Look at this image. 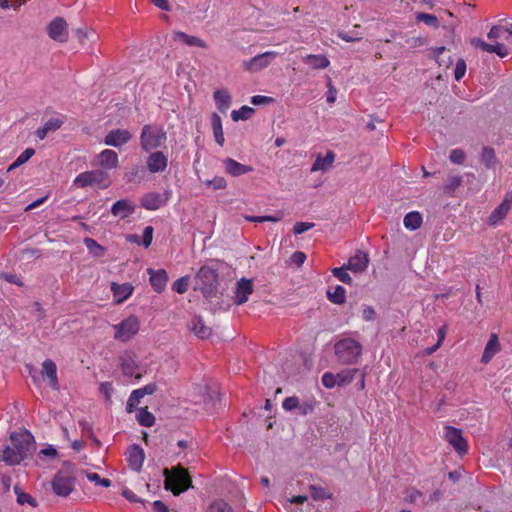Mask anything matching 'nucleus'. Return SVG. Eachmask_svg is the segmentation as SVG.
<instances>
[{"label": "nucleus", "mask_w": 512, "mask_h": 512, "mask_svg": "<svg viewBox=\"0 0 512 512\" xmlns=\"http://www.w3.org/2000/svg\"><path fill=\"white\" fill-rule=\"evenodd\" d=\"M74 483L75 478L60 471L53 478L52 489L57 495L65 497L72 492Z\"/></svg>", "instance_id": "1a4fd4ad"}, {"label": "nucleus", "mask_w": 512, "mask_h": 512, "mask_svg": "<svg viewBox=\"0 0 512 512\" xmlns=\"http://www.w3.org/2000/svg\"><path fill=\"white\" fill-rule=\"evenodd\" d=\"M214 100L217 108L225 113L231 105V96L226 89H219L214 92Z\"/></svg>", "instance_id": "c85d7f7f"}, {"label": "nucleus", "mask_w": 512, "mask_h": 512, "mask_svg": "<svg viewBox=\"0 0 512 512\" xmlns=\"http://www.w3.org/2000/svg\"><path fill=\"white\" fill-rule=\"evenodd\" d=\"M74 185L78 188L97 185L100 189H106L110 185L108 173L104 170H91L80 173L74 180Z\"/></svg>", "instance_id": "39448f33"}, {"label": "nucleus", "mask_w": 512, "mask_h": 512, "mask_svg": "<svg viewBox=\"0 0 512 512\" xmlns=\"http://www.w3.org/2000/svg\"><path fill=\"white\" fill-rule=\"evenodd\" d=\"M166 202L167 198H163L162 195L157 192L147 193L140 200L141 206L147 210H157L164 206Z\"/></svg>", "instance_id": "a211bd4d"}, {"label": "nucleus", "mask_w": 512, "mask_h": 512, "mask_svg": "<svg viewBox=\"0 0 512 512\" xmlns=\"http://www.w3.org/2000/svg\"><path fill=\"white\" fill-rule=\"evenodd\" d=\"M290 260L291 263L295 264L297 267H300L305 262L306 255L301 251H296L291 255Z\"/></svg>", "instance_id": "0e129e2a"}, {"label": "nucleus", "mask_w": 512, "mask_h": 512, "mask_svg": "<svg viewBox=\"0 0 512 512\" xmlns=\"http://www.w3.org/2000/svg\"><path fill=\"white\" fill-rule=\"evenodd\" d=\"M42 376H46L49 380V385L52 389L58 390L59 389V382L57 377V366L54 361L51 359H46L42 363V370H41Z\"/></svg>", "instance_id": "412c9836"}, {"label": "nucleus", "mask_w": 512, "mask_h": 512, "mask_svg": "<svg viewBox=\"0 0 512 512\" xmlns=\"http://www.w3.org/2000/svg\"><path fill=\"white\" fill-rule=\"evenodd\" d=\"M173 40L175 42H181L189 47H200L203 49H206L208 47L204 40L193 35H188L182 31H175L173 33Z\"/></svg>", "instance_id": "5701e85b"}, {"label": "nucleus", "mask_w": 512, "mask_h": 512, "mask_svg": "<svg viewBox=\"0 0 512 512\" xmlns=\"http://www.w3.org/2000/svg\"><path fill=\"white\" fill-rule=\"evenodd\" d=\"M304 62L313 69H325L330 64L329 60L324 55H307L304 58Z\"/></svg>", "instance_id": "473e14b6"}, {"label": "nucleus", "mask_w": 512, "mask_h": 512, "mask_svg": "<svg viewBox=\"0 0 512 512\" xmlns=\"http://www.w3.org/2000/svg\"><path fill=\"white\" fill-rule=\"evenodd\" d=\"M63 124V121L58 119V118H51L49 119L45 124H44V128L46 129V131L49 133V132H54L56 130H58Z\"/></svg>", "instance_id": "bf43d9fd"}, {"label": "nucleus", "mask_w": 512, "mask_h": 512, "mask_svg": "<svg viewBox=\"0 0 512 512\" xmlns=\"http://www.w3.org/2000/svg\"><path fill=\"white\" fill-rule=\"evenodd\" d=\"M87 478L94 482L97 485L103 486V487H110L111 486V480L107 478H101L99 474L97 473H87Z\"/></svg>", "instance_id": "4d7b16f0"}, {"label": "nucleus", "mask_w": 512, "mask_h": 512, "mask_svg": "<svg viewBox=\"0 0 512 512\" xmlns=\"http://www.w3.org/2000/svg\"><path fill=\"white\" fill-rule=\"evenodd\" d=\"M276 57L275 52H265L259 54L248 61L243 62V67L249 72H257L267 67L270 62Z\"/></svg>", "instance_id": "f8f14e48"}, {"label": "nucleus", "mask_w": 512, "mask_h": 512, "mask_svg": "<svg viewBox=\"0 0 512 512\" xmlns=\"http://www.w3.org/2000/svg\"><path fill=\"white\" fill-rule=\"evenodd\" d=\"M17 451L14 448V446H6L3 450V455L0 458L3 462H5L7 465L13 466L17 465L21 462V457L17 455Z\"/></svg>", "instance_id": "f704fd0d"}, {"label": "nucleus", "mask_w": 512, "mask_h": 512, "mask_svg": "<svg viewBox=\"0 0 512 512\" xmlns=\"http://www.w3.org/2000/svg\"><path fill=\"white\" fill-rule=\"evenodd\" d=\"M164 488L171 491L173 495L178 496L181 493L192 488V478L187 469L181 464L172 468H165L163 470Z\"/></svg>", "instance_id": "f257e3e1"}, {"label": "nucleus", "mask_w": 512, "mask_h": 512, "mask_svg": "<svg viewBox=\"0 0 512 512\" xmlns=\"http://www.w3.org/2000/svg\"><path fill=\"white\" fill-rule=\"evenodd\" d=\"M486 52L496 53L501 58H504L508 55L506 46L501 43L489 44Z\"/></svg>", "instance_id": "864d4df0"}, {"label": "nucleus", "mask_w": 512, "mask_h": 512, "mask_svg": "<svg viewBox=\"0 0 512 512\" xmlns=\"http://www.w3.org/2000/svg\"><path fill=\"white\" fill-rule=\"evenodd\" d=\"M223 165L226 173L230 174L233 177H238L240 175L250 173L253 171L252 166L244 165L232 158H226L223 160Z\"/></svg>", "instance_id": "aec40b11"}, {"label": "nucleus", "mask_w": 512, "mask_h": 512, "mask_svg": "<svg viewBox=\"0 0 512 512\" xmlns=\"http://www.w3.org/2000/svg\"><path fill=\"white\" fill-rule=\"evenodd\" d=\"M10 440L18 453L17 455L21 457V461L31 456L35 450L34 438L29 432L24 434L13 433L10 436Z\"/></svg>", "instance_id": "0eeeda50"}, {"label": "nucleus", "mask_w": 512, "mask_h": 512, "mask_svg": "<svg viewBox=\"0 0 512 512\" xmlns=\"http://www.w3.org/2000/svg\"><path fill=\"white\" fill-rule=\"evenodd\" d=\"M113 327L115 329L114 338L121 342H127L138 333L140 324L138 318L131 315Z\"/></svg>", "instance_id": "423d86ee"}, {"label": "nucleus", "mask_w": 512, "mask_h": 512, "mask_svg": "<svg viewBox=\"0 0 512 512\" xmlns=\"http://www.w3.org/2000/svg\"><path fill=\"white\" fill-rule=\"evenodd\" d=\"M84 244L88 249L89 253L94 257L100 258L105 255L106 249L100 245L96 240L92 238H85Z\"/></svg>", "instance_id": "c9c22d12"}, {"label": "nucleus", "mask_w": 512, "mask_h": 512, "mask_svg": "<svg viewBox=\"0 0 512 512\" xmlns=\"http://www.w3.org/2000/svg\"><path fill=\"white\" fill-rule=\"evenodd\" d=\"M189 283H190L189 276L181 277L173 283L172 289L179 294H183L188 290Z\"/></svg>", "instance_id": "a18cd8bd"}, {"label": "nucleus", "mask_w": 512, "mask_h": 512, "mask_svg": "<svg viewBox=\"0 0 512 512\" xmlns=\"http://www.w3.org/2000/svg\"><path fill=\"white\" fill-rule=\"evenodd\" d=\"M188 328L200 339H207L212 334V329L208 327L200 316H193L188 323Z\"/></svg>", "instance_id": "dca6fc26"}, {"label": "nucleus", "mask_w": 512, "mask_h": 512, "mask_svg": "<svg viewBox=\"0 0 512 512\" xmlns=\"http://www.w3.org/2000/svg\"><path fill=\"white\" fill-rule=\"evenodd\" d=\"M448 443L460 454L463 455L467 453L468 444L467 441L463 438L462 432L460 429L448 426L446 427V435H445Z\"/></svg>", "instance_id": "9d476101"}, {"label": "nucleus", "mask_w": 512, "mask_h": 512, "mask_svg": "<svg viewBox=\"0 0 512 512\" xmlns=\"http://www.w3.org/2000/svg\"><path fill=\"white\" fill-rule=\"evenodd\" d=\"M132 137V133L126 129H114L107 133L104 138V143L108 146L121 148L123 145L127 144Z\"/></svg>", "instance_id": "9b49d317"}, {"label": "nucleus", "mask_w": 512, "mask_h": 512, "mask_svg": "<svg viewBox=\"0 0 512 512\" xmlns=\"http://www.w3.org/2000/svg\"><path fill=\"white\" fill-rule=\"evenodd\" d=\"M322 384L325 388L331 389L337 385V376L331 372H326L322 376Z\"/></svg>", "instance_id": "5fc2aeb1"}, {"label": "nucleus", "mask_w": 512, "mask_h": 512, "mask_svg": "<svg viewBox=\"0 0 512 512\" xmlns=\"http://www.w3.org/2000/svg\"><path fill=\"white\" fill-rule=\"evenodd\" d=\"M273 102H274V99L272 97H268V96L256 95L251 98V103L253 105L270 104Z\"/></svg>", "instance_id": "338daca9"}, {"label": "nucleus", "mask_w": 512, "mask_h": 512, "mask_svg": "<svg viewBox=\"0 0 512 512\" xmlns=\"http://www.w3.org/2000/svg\"><path fill=\"white\" fill-rule=\"evenodd\" d=\"M462 184V177L458 175L449 176L443 186L446 194L452 195Z\"/></svg>", "instance_id": "a19ab883"}, {"label": "nucleus", "mask_w": 512, "mask_h": 512, "mask_svg": "<svg viewBox=\"0 0 512 512\" xmlns=\"http://www.w3.org/2000/svg\"><path fill=\"white\" fill-rule=\"evenodd\" d=\"M309 491H310L311 497L315 501H322V500L331 498V494L328 493L322 487H318V486H315V485H310Z\"/></svg>", "instance_id": "c03bdc74"}, {"label": "nucleus", "mask_w": 512, "mask_h": 512, "mask_svg": "<svg viewBox=\"0 0 512 512\" xmlns=\"http://www.w3.org/2000/svg\"><path fill=\"white\" fill-rule=\"evenodd\" d=\"M403 223L407 229L416 230L422 224V215L417 211L409 212L405 215Z\"/></svg>", "instance_id": "72a5a7b5"}, {"label": "nucleus", "mask_w": 512, "mask_h": 512, "mask_svg": "<svg viewBox=\"0 0 512 512\" xmlns=\"http://www.w3.org/2000/svg\"><path fill=\"white\" fill-rule=\"evenodd\" d=\"M136 390L140 392V395L143 398L145 395H152L153 393H155L157 390V385L155 383H149L144 387Z\"/></svg>", "instance_id": "774afa93"}, {"label": "nucleus", "mask_w": 512, "mask_h": 512, "mask_svg": "<svg viewBox=\"0 0 512 512\" xmlns=\"http://www.w3.org/2000/svg\"><path fill=\"white\" fill-rule=\"evenodd\" d=\"M99 391L105 396L106 400L111 398L113 386L111 382H103L99 386Z\"/></svg>", "instance_id": "69168bd1"}, {"label": "nucleus", "mask_w": 512, "mask_h": 512, "mask_svg": "<svg viewBox=\"0 0 512 512\" xmlns=\"http://www.w3.org/2000/svg\"><path fill=\"white\" fill-rule=\"evenodd\" d=\"M335 160V154L333 151H328L324 157L318 155L315 162L312 165L311 171H326L328 170Z\"/></svg>", "instance_id": "cd10ccee"}, {"label": "nucleus", "mask_w": 512, "mask_h": 512, "mask_svg": "<svg viewBox=\"0 0 512 512\" xmlns=\"http://www.w3.org/2000/svg\"><path fill=\"white\" fill-rule=\"evenodd\" d=\"M207 512H233L231 507L224 501L219 500L213 502Z\"/></svg>", "instance_id": "3c124183"}, {"label": "nucleus", "mask_w": 512, "mask_h": 512, "mask_svg": "<svg viewBox=\"0 0 512 512\" xmlns=\"http://www.w3.org/2000/svg\"><path fill=\"white\" fill-rule=\"evenodd\" d=\"M121 369L124 375L132 376L137 368L135 359L130 353H125L120 357Z\"/></svg>", "instance_id": "7c9ffc66"}, {"label": "nucleus", "mask_w": 512, "mask_h": 512, "mask_svg": "<svg viewBox=\"0 0 512 512\" xmlns=\"http://www.w3.org/2000/svg\"><path fill=\"white\" fill-rule=\"evenodd\" d=\"M299 398L296 396H290L284 399L282 403V407L285 411H293L297 409V406H299Z\"/></svg>", "instance_id": "6e6d98bb"}, {"label": "nucleus", "mask_w": 512, "mask_h": 512, "mask_svg": "<svg viewBox=\"0 0 512 512\" xmlns=\"http://www.w3.org/2000/svg\"><path fill=\"white\" fill-rule=\"evenodd\" d=\"M146 164L151 173H161L168 166V158L162 151H155L148 156Z\"/></svg>", "instance_id": "4468645a"}, {"label": "nucleus", "mask_w": 512, "mask_h": 512, "mask_svg": "<svg viewBox=\"0 0 512 512\" xmlns=\"http://www.w3.org/2000/svg\"><path fill=\"white\" fill-rule=\"evenodd\" d=\"M315 226L314 223L309 222H296L293 227V232L295 235H299L304 233L305 231L313 228Z\"/></svg>", "instance_id": "052dcab7"}, {"label": "nucleus", "mask_w": 512, "mask_h": 512, "mask_svg": "<svg viewBox=\"0 0 512 512\" xmlns=\"http://www.w3.org/2000/svg\"><path fill=\"white\" fill-rule=\"evenodd\" d=\"M137 421L141 426L151 427L155 423V416L148 411L147 407L141 408L137 415Z\"/></svg>", "instance_id": "58836bf2"}, {"label": "nucleus", "mask_w": 512, "mask_h": 512, "mask_svg": "<svg viewBox=\"0 0 512 512\" xmlns=\"http://www.w3.org/2000/svg\"><path fill=\"white\" fill-rule=\"evenodd\" d=\"M166 139V132L162 128L144 125L140 135V146L144 151L149 152L160 147Z\"/></svg>", "instance_id": "20e7f679"}, {"label": "nucleus", "mask_w": 512, "mask_h": 512, "mask_svg": "<svg viewBox=\"0 0 512 512\" xmlns=\"http://www.w3.org/2000/svg\"><path fill=\"white\" fill-rule=\"evenodd\" d=\"M315 408V403L313 401H304L299 402V406H297V414L301 416H306L308 414L313 413Z\"/></svg>", "instance_id": "09e8293b"}, {"label": "nucleus", "mask_w": 512, "mask_h": 512, "mask_svg": "<svg viewBox=\"0 0 512 512\" xmlns=\"http://www.w3.org/2000/svg\"><path fill=\"white\" fill-rule=\"evenodd\" d=\"M147 272L150 275V284L154 291L157 293L162 292L168 281L167 272L164 269L155 271L152 268L147 269Z\"/></svg>", "instance_id": "f3484780"}, {"label": "nucleus", "mask_w": 512, "mask_h": 512, "mask_svg": "<svg viewBox=\"0 0 512 512\" xmlns=\"http://www.w3.org/2000/svg\"><path fill=\"white\" fill-rule=\"evenodd\" d=\"M500 350V344L498 341V337L496 334H492L490 339L488 340L483 355L481 357V362L487 364L491 361L493 356Z\"/></svg>", "instance_id": "a878e982"}, {"label": "nucleus", "mask_w": 512, "mask_h": 512, "mask_svg": "<svg viewBox=\"0 0 512 512\" xmlns=\"http://www.w3.org/2000/svg\"><path fill=\"white\" fill-rule=\"evenodd\" d=\"M211 126L214 134L215 141L220 145H224V134L222 128V120L221 117L217 113H212L211 115Z\"/></svg>", "instance_id": "c756f323"}, {"label": "nucleus", "mask_w": 512, "mask_h": 512, "mask_svg": "<svg viewBox=\"0 0 512 512\" xmlns=\"http://www.w3.org/2000/svg\"><path fill=\"white\" fill-rule=\"evenodd\" d=\"M253 292V283L249 279L242 278L237 282L235 303L237 305L244 304L248 300V296Z\"/></svg>", "instance_id": "6ab92c4d"}, {"label": "nucleus", "mask_w": 512, "mask_h": 512, "mask_svg": "<svg viewBox=\"0 0 512 512\" xmlns=\"http://www.w3.org/2000/svg\"><path fill=\"white\" fill-rule=\"evenodd\" d=\"M99 165L104 169H113L118 165V155L114 150L105 149L99 156Z\"/></svg>", "instance_id": "393cba45"}, {"label": "nucleus", "mask_w": 512, "mask_h": 512, "mask_svg": "<svg viewBox=\"0 0 512 512\" xmlns=\"http://www.w3.org/2000/svg\"><path fill=\"white\" fill-rule=\"evenodd\" d=\"M218 269L210 265H203L195 277V290H200L205 298L215 297L218 293Z\"/></svg>", "instance_id": "f03ea898"}, {"label": "nucleus", "mask_w": 512, "mask_h": 512, "mask_svg": "<svg viewBox=\"0 0 512 512\" xmlns=\"http://www.w3.org/2000/svg\"><path fill=\"white\" fill-rule=\"evenodd\" d=\"M369 263L368 255L362 251H358L348 261L347 269L359 273L366 270Z\"/></svg>", "instance_id": "b1692460"}, {"label": "nucleus", "mask_w": 512, "mask_h": 512, "mask_svg": "<svg viewBox=\"0 0 512 512\" xmlns=\"http://www.w3.org/2000/svg\"><path fill=\"white\" fill-rule=\"evenodd\" d=\"M346 290L344 287L337 285L333 291H327L328 299L334 304H343L345 302Z\"/></svg>", "instance_id": "e433bc0d"}, {"label": "nucleus", "mask_w": 512, "mask_h": 512, "mask_svg": "<svg viewBox=\"0 0 512 512\" xmlns=\"http://www.w3.org/2000/svg\"><path fill=\"white\" fill-rule=\"evenodd\" d=\"M135 208V205L129 199H121L113 204L111 213L123 219L133 214Z\"/></svg>", "instance_id": "4be33fe9"}, {"label": "nucleus", "mask_w": 512, "mask_h": 512, "mask_svg": "<svg viewBox=\"0 0 512 512\" xmlns=\"http://www.w3.org/2000/svg\"><path fill=\"white\" fill-rule=\"evenodd\" d=\"M208 186H212L214 190L224 189L227 185L226 180L223 177H215L212 180L206 182Z\"/></svg>", "instance_id": "e2e57ef3"}, {"label": "nucleus", "mask_w": 512, "mask_h": 512, "mask_svg": "<svg viewBox=\"0 0 512 512\" xmlns=\"http://www.w3.org/2000/svg\"><path fill=\"white\" fill-rule=\"evenodd\" d=\"M466 155L462 149L456 148L451 150L449 159L452 163L461 165L464 163Z\"/></svg>", "instance_id": "603ef678"}, {"label": "nucleus", "mask_w": 512, "mask_h": 512, "mask_svg": "<svg viewBox=\"0 0 512 512\" xmlns=\"http://www.w3.org/2000/svg\"><path fill=\"white\" fill-rule=\"evenodd\" d=\"M144 458V451L139 445L133 444L129 447L127 451V461L133 470L137 472L141 470Z\"/></svg>", "instance_id": "2eb2a0df"}, {"label": "nucleus", "mask_w": 512, "mask_h": 512, "mask_svg": "<svg viewBox=\"0 0 512 512\" xmlns=\"http://www.w3.org/2000/svg\"><path fill=\"white\" fill-rule=\"evenodd\" d=\"M111 290L113 291L114 297L118 303L125 301L132 293L133 286L129 283L117 284L112 283Z\"/></svg>", "instance_id": "bb28decb"}, {"label": "nucleus", "mask_w": 512, "mask_h": 512, "mask_svg": "<svg viewBox=\"0 0 512 512\" xmlns=\"http://www.w3.org/2000/svg\"><path fill=\"white\" fill-rule=\"evenodd\" d=\"M141 398H142V396L140 395V392L137 390H134L131 393V395L127 401V407H126L127 412H129V413L133 412L137 408L138 404L140 403Z\"/></svg>", "instance_id": "de8ad7c7"}, {"label": "nucleus", "mask_w": 512, "mask_h": 512, "mask_svg": "<svg viewBox=\"0 0 512 512\" xmlns=\"http://www.w3.org/2000/svg\"><path fill=\"white\" fill-rule=\"evenodd\" d=\"M35 154V150L33 148L25 149L17 159L8 167L7 172H10L19 166L26 163L33 155Z\"/></svg>", "instance_id": "ea45409f"}, {"label": "nucleus", "mask_w": 512, "mask_h": 512, "mask_svg": "<svg viewBox=\"0 0 512 512\" xmlns=\"http://www.w3.org/2000/svg\"><path fill=\"white\" fill-rule=\"evenodd\" d=\"M466 72V63L463 59H459L454 69V77L456 81H460Z\"/></svg>", "instance_id": "13d9d810"}, {"label": "nucleus", "mask_w": 512, "mask_h": 512, "mask_svg": "<svg viewBox=\"0 0 512 512\" xmlns=\"http://www.w3.org/2000/svg\"><path fill=\"white\" fill-rule=\"evenodd\" d=\"M334 352L338 362L352 365L357 363L362 355V345L352 338H343L335 343Z\"/></svg>", "instance_id": "7ed1b4c3"}, {"label": "nucleus", "mask_w": 512, "mask_h": 512, "mask_svg": "<svg viewBox=\"0 0 512 512\" xmlns=\"http://www.w3.org/2000/svg\"><path fill=\"white\" fill-rule=\"evenodd\" d=\"M332 273L336 278H338L339 281H341L345 284H348V285L352 284L353 280H352L351 276L347 273L345 267L334 268L332 270Z\"/></svg>", "instance_id": "49530a36"}, {"label": "nucleus", "mask_w": 512, "mask_h": 512, "mask_svg": "<svg viewBox=\"0 0 512 512\" xmlns=\"http://www.w3.org/2000/svg\"><path fill=\"white\" fill-rule=\"evenodd\" d=\"M481 161L487 169L493 168L497 162L494 149L491 147H484L482 150Z\"/></svg>", "instance_id": "4c0bfd02"}, {"label": "nucleus", "mask_w": 512, "mask_h": 512, "mask_svg": "<svg viewBox=\"0 0 512 512\" xmlns=\"http://www.w3.org/2000/svg\"><path fill=\"white\" fill-rule=\"evenodd\" d=\"M359 373L358 368H348L340 371L336 374L337 376V385L338 386H346L349 385L355 378V376Z\"/></svg>", "instance_id": "2f4dec72"}, {"label": "nucleus", "mask_w": 512, "mask_h": 512, "mask_svg": "<svg viewBox=\"0 0 512 512\" xmlns=\"http://www.w3.org/2000/svg\"><path fill=\"white\" fill-rule=\"evenodd\" d=\"M14 492L17 495V503L20 505L29 504L32 507L37 506V501L28 493L21 490L18 485H15Z\"/></svg>", "instance_id": "79ce46f5"}, {"label": "nucleus", "mask_w": 512, "mask_h": 512, "mask_svg": "<svg viewBox=\"0 0 512 512\" xmlns=\"http://www.w3.org/2000/svg\"><path fill=\"white\" fill-rule=\"evenodd\" d=\"M153 232L154 229L152 226H146L143 230V242L145 248H148L151 245L152 239H153Z\"/></svg>", "instance_id": "680f3d73"}, {"label": "nucleus", "mask_w": 512, "mask_h": 512, "mask_svg": "<svg viewBox=\"0 0 512 512\" xmlns=\"http://www.w3.org/2000/svg\"><path fill=\"white\" fill-rule=\"evenodd\" d=\"M511 206H512V194H506L502 203L500 205H498L492 211L490 216L488 217V221H487L488 225H490V226L497 225L498 222H500L507 216L508 212L511 209Z\"/></svg>", "instance_id": "ddd939ff"}, {"label": "nucleus", "mask_w": 512, "mask_h": 512, "mask_svg": "<svg viewBox=\"0 0 512 512\" xmlns=\"http://www.w3.org/2000/svg\"><path fill=\"white\" fill-rule=\"evenodd\" d=\"M255 113V110L249 106H242L239 110H233L231 117L233 121L248 120Z\"/></svg>", "instance_id": "37998d69"}, {"label": "nucleus", "mask_w": 512, "mask_h": 512, "mask_svg": "<svg viewBox=\"0 0 512 512\" xmlns=\"http://www.w3.org/2000/svg\"><path fill=\"white\" fill-rule=\"evenodd\" d=\"M417 20L425 23L431 27H438L439 20L435 15L427 14V13H419L417 15Z\"/></svg>", "instance_id": "8fccbe9b"}, {"label": "nucleus", "mask_w": 512, "mask_h": 512, "mask_svg": "<svg viewBox=\"0 0 512 512\" xmlns=\"http://www.w3.org/2000/svg\"><path fill=\"white\" fill-rule=\"evenodd\" d=\"M48 36L57 42L64 43L68 40V24L63 17H55L47 26Z\"/></svg>", "instance_id": "6e6552de"}]
</instances>
